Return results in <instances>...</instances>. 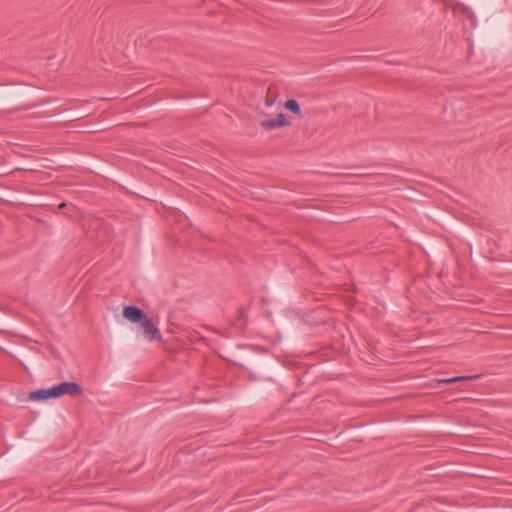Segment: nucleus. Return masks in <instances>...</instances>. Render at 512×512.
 <instances>
[{"label":"nucleus","instance_id":"f257e3e1","mask_svg":"<svg viewBox=\"0 0 512 512\" xmlns=\"http://www.w3.org/2000/svg\"><path fill=\"white\" fill-rule=\"evenodd\" d=\"M82 388L75 382H62L47 389H39L29 394V399L33 401L57 398L63 395L78 396L82 394Z\"/></svg>","mask_w":512,"mask_h":512},{"label":"nucleus","instance_id":"f03ea898","mask_svg":"<svg viewBox=\"0 0 512 512\" xmlns=\"http://www.w3.org/2000/svg\"><path fill=\"white\" fill-rule=\"evenodd\" d=\"M140 325L144 331L145 337L149 341H161L162 340L160 330L154 325L153 321L149 317L144 319V321Z\"/></svg>","mask_w":512,"mask_h":512},{"label":"nucleus","instance_id":"7ed1b4c3","mask_svg":"<svg viewBox=\"0 0 512 512\" xmlns=\"http://www.w3.org/2000/svg\"><path fill=\"white\" fill-rule=\"evenodd\" d=\"M123 316L132 323H142L147 315L136 306H126L123 310Z\"/></svg>","mask_w":512,"mask_h":512},{"label":"nucleus","instance_id":"20e7f679","mask_svg":"<svg viewBox=\"0 0 512 512\" xmlns=\"http://www.w3.org/2000/svg\"><path fill=\"white\" fill-rule=\"evenodd\" d=\"M290 123L285 119L284 114L280 113L275 119L262 120L260 125L266 130L287 126Z\"/></svg>","mask_w":512,"mask_h":512},{"label":"nucleus","instance_id":"39448f33","mask_svg":"<svg viewBox=\"0 0 512 512\" xmlns=\"http://www.w3.org/2000/svg\"><path fill=\"white\" fill-rule=\"evenodd\" d=\"M285 109L291 111L294 114H299L301 109L298 102L294 99H289L284 103Z\"/></svg>","mask_w":512,"mask_h":512},{"label":"nucleus","instance_id":"423d86ee","mask_svg":"<svg viewBox=\"0 0 512 512\" xmlns=\"http://www.w3.org/2000/svg\"><path fill=\"white\" fill-rule=\"evenodd\" d=\"M476 378H478V376H458V377L440 379V380H438V382L439 383L449 384V383H455V382H458V381L472 380V379H476Z\"/></svg>","mask_w":512,"mask_h":512}]
</instances>
